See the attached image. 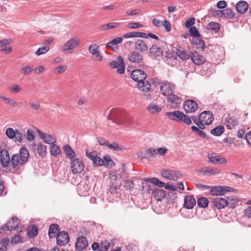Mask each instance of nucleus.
<instances>
[{
  "label": "nucleus",
  "instance_id": "1",
  "mask_svg": "<svg viewBox=\"0 0 251 251\" xmlns=\"http://www.w3.org/2000/svg\"><path fill=\"white\" fill-rule=\"evenodd\" d=\"M29 153L27 150L22 148L19 153L13 154L10 159L8 151L3 149L0 151V162L3 167H7L9 164L14 171H17L19 165L25 164L28 160Z\"/></svg>",
  "mask_w": 251,
  "mask_h": 251
},
{
  "label": "nucleus",
  "instance_id": "2",
  "mask_svg": "<svg viewBox=\"0 0 251 251\" xmlns=\"http://www.w3.org/2000/svg\"><path fill=\"white\" fill-rule=\"evenodd\" d=\"M131 77L134 81L138 82L137 87L142 92L148 93L151 88V83L145 79L147 75L141 70H134L130 74Z\"/></svg>",
  "mask_w": 251,
  "mask_h": 251
},
{
  "label": "nucleus",
  "instance_id": "3",
  "mask_svg": "<svg viewBox=\"0 0 251 251\" xmlns=\"http://www.w3.org/2000/svg\"><path fill=\"white\" fill-rule=\"evenodd\" d=\"M236 202V199L233 197L227 198V200L220 197H216L212 200L213 204L219 209L224 208L226 206L233 207Z\"/></svg>",
  "mask_w": 251,
  "mask_h": 251
},
{
  "label": "nucleus",
  "instance_id": "4",
  "mask_svg": "<svg viewBox=\"0 0 251 251\" xmlns=\"http://www.w3.org/2000/svg\"><path fill=\"white\" fill-rule=\"evenodd\" d=\"M125 114V111L123 109L113 108L109 113L107 119L112 120L118 124H122L123 123V118Z\"/></svg>",
  "mask_w": 251,
  "mask_h": 251
},
{
  "label": "nucleus",
  "instance_id": "5",
  "mask_svg": "<svg viewBox=\"0 0 251 251\" xmlns=\"http://www.w3.org/2000/svg\"><path fill=\"white\" fill-rule=\"evenodd\" d=\"M79 45V40L75 36L68 40L63 45L62 50L64 53H72Z\"/></svg>",
  "mask_w": 251,
  "mask_h": 251
},
{
  "label": "nucleus",
  "instance_id": "6",
  "mask_svg": "<svg viewBox=\"0 0 251 251\" xmlns=\"http://www.w3.org/2000/svg\"><path fill=\"white\" fill-rule=\"evenodd\" d=\"M161 175L164 178L172 180H176L181 176L178 171L171 169H162Z\"/></svg>",
  "mask_w": 251,
  "mask_h": 251
},
{
  "label": "nucleus",
  "instance_id": "7",
  "mask_svg": "<svg viewBox=\"0 0 251 251\" xmlns=\"http://www.w3.org/2000/svg\"><path fill=\"white\" fill-rule=\"evenodd\" d=\"M109 66L114 69H117V73L123 74L125 72V64L124 59L120 56L117 57L116 60H113L109 62Z\"/></svg>",
  "mask_w": 251,
  "mask_h": 251
},
{
  "label": "nucleus",
  "instance_id": "8",
  "mask_svg": "<svg viewBox=\"0 0 251 251\" xmlns=\"http://www.w3.org/2000/svg\"><path fill=\"white\" fill-rule=\"evenodd\" d=\"M84 164L79 158L71 160V169L73 174H80L83 170Z\"/></svg>",
  "mask_w": 251,
  "mask_h": 251
},
{
  "label": "nucleus",
  "instance_id": "9",
  "mask_svg": "<svg viewBox=\"0 0 251 251\" xmlns=\"http://www.w3.org/2000/svg\"><path fill=\"white\" fill-rule=\"evenodd\" d=\"M89 51L92 54V59L97 62L102 61L103 56L99 51V46L96 44H92L89 47Z\"/></svg>",
  "mask_w": 251,
  "mask_h": 251
},
{
  "label": "nucleus",
  "instance_id": "10",
  "mask_svg": "<svg viewBox=\"0 0 251 251\" xmlns=\"http://www.w3.org/2000/svg\"><path fill=\"white\" fill-rule=\"evenodd\" d=\"M174 88L175 85L167 81L163 82L160 86V89L162 94L166 96L172 94L174 92Z\"/></svg>",
  "mask_w": 251,
  "mask_h": 251
},
{
  "label": "nucleus",
  "instance_id": "11",
  "mask_svg": "<svg viewBox=\"0 0 251 251\" xmlns=\"http://www.w3.org/2000/svg\"><path fill=\"white\" fill-rule=\"evenodd\" d=\"M199 119H201V122L205 126L212 123L214 120V116L211 112L204 111L199 115Z\"/></svg>",
  "mask_w": 251,
  "mask_h": 251
},
{
  "label": "nucleus",
  "instance_id": "12",
  "mask_svg": "<svg viewBox=\"0 0 251 251\" xmlns=\"http://www.w3.org/2000/svg\"><path fill=\"white\" fill-rule=\"evenodd\" d=\"M57 245L63 246L68 244L70 241L68 233L64 231L59 232L56 237Z\"/></svg>",
  "mask_w": 251,
  "mask_h": 251
},
{
  "label": "nucleus",
  "instance_id": "13",
  "mask_svg": "<svg viewBox=\"0 0 251 251\" xmlns=\"http://www.w3.org/2000/svg\"><path fill=\"white\" fill-rule=\"evenodd\" d=\"M198 108V104L194 100H187L183 105V109L186 113H193Z\"/></svg>",
  "mask_w": 251,
  "mask_h": 251
},
{
  "label": "nucleus",
  "instance_id": "14",
  "mask_svg": "<svg viewBox=\"0 0 251 251\" xmlns=\"http://www.w3.org/2000/svg\"><path fill=\"white\" fill-rule=\"evenodd\" d=\"M199 172L203 176H213L219 174L220 171L218 169L210 166H207L201 168L199 170Z\"/></svg>",
  "mask_w": 251,
  "mask_h": 251
},
{
  "label": "nucleus",
  "instance_id": "15",
  "mask_svg": "<svg viewBox=\"0 0 251 251\" xmlns=\"http://www.w3.org/2000/svg\"><path fill=\"white\" fill-rule=\"evenodd\" d=\"M232 188L227 187V186H225L223 187L221 186H216L212 188L210 191V194L211 195H215V196H218V195H223L225 194V192H229L230 191V190Z\"/></svg>",
  "mask_w": 251,
  "mask_h": 251
},
{
  "label": "nucleus",
  "instance_id": "16",
  "mask_svg": "<svg viewBox=\"0 0 251 251\" xmlns=\"http://www.w3.org/2000/svg\"><path fill=\"white\" fill-rule=\"evenodd\" d=\"M15 219L17 220L16 217H13L5 225H3L0 228V233L3 232L7 230H16L19 231V226L17 224L15 226L11 225L12 222H14Z\"/></svg>",
  "mask_w": 251,
  "mask_h": 251
},
{
  "label": "nucleus",
  "instance_id": "17",
  "mask_svg": "<svg viewBox=\"0 0 251 251\" xmlns=\"http://www.w3.org/2000/svg\"><path fill=\"white\" fill-rule=\"evenodd\" d=\"M88 244L86 238L84 236H80L77 238L75 246L76 250L81 251L87 247Z\"/></svg>",
  "mask_w": 251,
  "mask_h": 251
},
{
  "label": "nucleus",
  "instance_id": "18",
  "mask_svg": "<svg viewBox=\"0 0 251 251\" xmlns=\"http://www.w3.org/2000/svg\"><path fill=\"white\" fill-rule=\"evenodd\" d=\"M209 162L214 164H226V160L224 157H220L219 156L216 155L214 153L209 154L208 155Z\"/></svg>",
  "mask_w": 251,
  "mask_h": 251
},
{
  "label": "nucleus",
  "instance_id": "19",
  "mask_svg": "<svg viewBox=\"0 0 251 251\" xmlns=\"http://www.w3.org/2000/svg\"><path fill=\"white\" fill-rule=\"evenodd\" d=\"M37 133L40 138L46 144H51L55 142V140L52 135L44 133L40 130H37Z\"/></svg>",
  "mask_w": 251,
  "mask_h": 251
},
{
  "label": "nucleus",
  "instance_id": "20",
  "mask_svg": "<svg viewBox=\"0 0 251 251\" xmlns=\"http://www.w3.org/2000/svg\"><path fill=\"white\" fill-rule=\"evenodd\" d=\"M196 204V201L192 196H187L184 198V206L187 209H192Z\"/></svg>",
  "mask_w": 251,
  "mask_h": 251
},
{
  "label": "nucleus",
  "instance_id": "21",
  "mask_svg": "<svg viewBox=\"0 0 251 251\" xmlns=\"http://www.w3.org/2000/svg\"><path fill=\"white\" fill-rule=\"evenodd\" d=\"M248 6V3L246 1L240 0L236 5V9L238 13L243 14L247 11Z\"/></svg>",
  "mask_w": 251,
  "mask_h": 251
},
{
  "label": "nucleus",
  "instance_id": "22",
  "mask_svg": "<svg viewBox=\"0 0 251 251\" xmlns=\"http://www.w3.org/2000/svg\"><path fill=\"white\" fill-rule=\"evenodd\" d=\"M191 57L193 62L197 65L202 64L205 62V58L197 52L193 53Z\"/></svg>",
  "mask_w": 251,
  "mask_h": 251
},
{
  "label": "nucleus",
  "instance_id": "23",
  "mask_svg": "<svg viewBox=\"0 0 251 251\" xmlns=\"http://www.w3.org/2000/svg\"><path fill=\"white\" fill-rule=\"evenodd\" d=\"M128 59L132 62L140 63L142 61L143 57L139 52L133 51L129 54Z\"/></svg>",
  "mask_w": 251,
  "mask_h": 251
},
{
  "label": "nucleus",
  "instance_id": "24",
  "mask_svg": "<svg viewBox=\"0 0 251 251\" xmlns=\"http://www.w3.org/2000/svg\"><path fill=\"white\" fill-rule=\"evenodd\" d=\"M176 121L178 122H183L188 125L192 123L191 119L185 115L183 112L178 111L176 115Z\"/></svg>",
  "mask_w": 251,
  "mask_h": 251
},
{
  "label": "nucleus",
  "instance_id": "25",
  "mask_svg": "<svg viewBox=\"0 0 251 251\" xmlns=\"http://www.w3.org/2000/svg\"><path fill=\"white\" fill-rule=\"evenodd\" d=\"M135 49L137 50L140 51L141 52H144L148 50V46L146 43L140 39H138L135 43Z\"/></svg>",
  "mask_w": 251,
  "mask_h": 251
},
{
  "label": "nucleus",
  "instance_id": "26",
  "mask_svg": "<svg viewBox=\"0 0 251 251\" xmlns=\"http://www.w3.org/2000/svg\"><path fill=\"white\" fill-rule=\"evenodd\" d=\"M59 230V226L55 224H52L50 225L49 229V236L50 238H54Z\"/></svg>",
  "mask_w": 251,
  "mask_h": 251
},
{
  "label": "nucleus",
  "instance_id": "27",
  "mask_svg": "<svg viewBox=\"0 0 251 251\" xmlns=\"http://www.w3.org/2000/svg\"><path fill=\"white\" fill-rule=\"evenodd\" d=\"M147 109L151 114H155L158 113L162 110V106L159 105L151 103L148 106Z\"/></svg>",
  "mask_w": 251,
  "mask_h": 251
},
{
  "label": "nucleus",
  "instance_id": "28",
  "mask_svg": "<svg viewBox=\"0 0 251 251\" xmlns=\"http://www.w3.org/2000/svg\"><path fill=\"white\" fill-rule=\"evenodd\" d=\"M150 53L154 56H161L163 54L162 49L156 45H153L150 49Z\"/></svg>",
  "mask_w": 251,
  "mask_h": 251
},
{
  "label": "nucleus",
  "instance_id": "29",
  "mask_svg": "<svg viewBox=\"0 0 251 251\" xmlns=\"http://www.w3.org/2000/svg\"><path fill=\"white\" fill-rule=\"evenodd\" d=\"M64 150L66 155L69 157L70 160L75 158V153L69 145H65L64 146Z\"/></svg>",
  "mask_w": 251,
  "mask_h": 251
},
{
  "label": "nucleus",
  "instance_id": "30",
  "mask_svg": "<svg viewBox=\"0 0 251 251\" xmlns=\"http://www.w3.org/2000/svg\"><path fill=\"white\" fill-rule=\"evenodd\" d=\"M207 28L208 30H212L214 32L217 33L220 30V25L218 23L211 22L207 24Z\"/></svg>",
  "mask_w": 251,
  "mask_h": 251
},
{
  "label": "nucleus",
  "instance_id": "31",
  "mask_svg": "<svg viewBox=\"0 0 251 251\" xmlns=\"http://www.w3.org/2000/svg\"><path fill=\"white\" fill-rule=\"evenodd\" d=\"M50 153L51 155L54 156H58L61 152L60 148L54 143L51 144L50 146Z\"/></svg>",
  "mask_w": 251,
  "mask_h": 251
},
{
  "label": "nucleus",
  "instance_id": "32",
  "mask_svg": "<svg viewBox=\"0 0 251 251\" xmlns=\"http://www.w3.org/2000/svg\"><path fill=\"white\" fill-rule=\"evenodd\" d=\"M167 97L168 101L173 104H174L175 105H177L178 104H180L181 102L180 99L178 98L177 96L174 94L173 93Z\"/></svg>",
  "mask_w": 251,
  "mask_h": 251
},
{
  "label": "nucleus",
  "instance_id": "33",
  "mask_svg": "<svg viewBox=\"0 0 251 251\" xmlns=\"http://www.w3.org/2000/svg\"><path fill=\"white\" fill-rule=\"evenodd\" d=\"M156 154V150L152 148H148L145 151V155L140 156L142 158H152L154 157Z\"/></svg>",
  "mask_w": 251,
  "mask_h": 251
},
{
  "label": "nucleus",
  "instance_id": "34",
  "mask_svg": "<svg viewBox=\"0 0 251 251\" xmlns=\"http://www.w3.org/2000/svg\"><path fill=\"white\" fill-rule=\"evenodd\" d=\"M145 180L160 187H162L165 186V183L162 182L158 178L156 177L147 178L145 179Z\"/></svg>",
  "mask_w": 251,
  "mask_h": 251
},
{
  "label": "nucleus",
  "instance_id": "35",
  "mask_svg": "<svg viewBox=\"0 0 251 251\" xmlns=\"http://www.w3.org/2000/svg\"><path fill=\"white\" fill-rule=\"evenodd\" d=\"M224 131L225 128L224 126H218L211 130V133L214 136H220Z\"/></svg>",
  "mask_w": 251,
  "mask_h": 251
},
{
  "label": "nucleus",
  "instance_id": "36",
  "mask_svg": "<svg viewBox=\"0 0 251 251\" xmlns=\"http://www.w3.org/2000/svg\"><path fill=\"white\" fill-rule=\"evenodd\" d=\"M108 148L116 151H123L124 149H125L124 146L118 144L117 142H113L111 144L109 143Z\"/></svg>",
  "mask_w": 251,
  "mask_h": 251
},
{
  "label": "nucleus",
  "instance_id": "37",
  "mask_svg": "<svg viewBox=\"0 0 251 251\" xmlns=\"http://www.w3.org/2000/svg\"><path fill=\"white\" fill-rule=\"evenodd\" d=\"M120 24L117 23L112 22L107 24L102 25L100 26V29L101 30H106L108 29H112L116 28Z\"/></svg>",
  "mask_w": 251,
  "mask_h": 251
},
{
  "label": "nucleus",
  "instance_id": "38",
  "mask_svg": "<svg viewBox=\"0 0 251 251\" xmlns=\"http://www.w3.org/2000/svg\"><path fill=\"white\" fill-rule=\"evenodd\" d=\"M37 152L40 156H45L47 151V146L43 144H39L37 148Z\"/></svg>",
  "mask_w": 251,
  "mask_h": 251
},
{
  "label": "nucleus",
  "instance_id": "39",
  "mask_svg": "<svg viewBox=\"0 0 251 251\" xmlns=\"http://www.w3.org/2000/svg\"><path fill=\"white\" fill-rule=\"evenodd\" d=\"M123 41V38L122 37H117L116 38H114L111 41L109 42L108 43L106 44V46L107 47H109L111 49H112L113 50H114V49L112 47V46L116 45L118 44L121 43Z\"/></svg>",
  "mask_w": 251,
  "mask_h": 251
},
{
  "label": "nucleus",
  "instance_id": "40",
  "mask_svg": "<svg viewBox=\"0 0 251 251\" xmlns=\"http://www.w3.org/2000/svg\"><path fill=\"white\" fill-rule=\"evenodd\" d=\"M176 54L183 60H186L189 59L190 57V56L185 51L178 49L176 50Z\"/></svg>",
  "mask_w": 251,
  "mask_h": 251
},
{
  "label": "nucleus",
  "instance_id": "41",
  "mask_svg": "<svg viewBox=\"0 0 251 251\" xmlns=\"http://www.w3.org/2000/svg\"><path fill=\"white\" fill-rule=\"evenodd\" d=\"M224 17L229 19H233L235 17V13L230 8L224 9Z\"/></svg>",
  "mask_w": 251,
  "mask_h": 251
},
{
  "label": "nucleus",
  "instance_id": "42",
  "mask_svg": "<svg viewBox=\"0 0 251 251\" xmlns=\"http://www.w3.org/2000/svg\"><path fill=\"white\" fill-rule=\"evenodd\" d=\"M198 205L199 207L205 208L208 205V200L205 197L200 198L198 200Z\"/></svg>",
  "mask_w": 251,
  "mask_h": 251
},
{
  "label": "nucleus",
  "instance_id": "43",
  "mask_svg": "<svg viewBox=\"0 0 251 251\" xmlns=\"http://www.w3.org/2000/svg\"><path fill=\"white\" fill-rule=\"evenodd\" d=\"M237 121L235 119L232 118H228L227 119L225 124L228 129H232L237 125Z\"/></svg>",
  "mask_w": 251,
  "mask_h": 251
},
{
  "label": "nucleus",
  "instance_id": "44",
  "mask_svg": "<svg viewBox=\"0 0 251 251\" xmlns=\"http://www.w3.org/2000/svg\"><path fill=\"white\" fill-rule=\"evenodd\" d=\"M103 160L104 161V165H105V166L107 168H111L114 165V162L111 159L110 156L109 155L105 156L103 157Z\"/></svg>",
  "mask_w": 251,
  "mask_h": 251
},
{
  "label": "nucleus",
  "instance_id": "45",
  "mask_svg": "<svg viewBox=\"0 0 251 251\" xmlns=\"http://www.w3.org/2000/svg\"><path fill=\"white\" fill-rule=\"evenodd\" d=\"M191 128L192 130L197 135H199L202 138H205L206 136V134L202 131L201 129H199L198 127H197L196 126H192L191 127Z\"/></svg>",
  "mask_w": 251,
  "mask_h": 251
},
{
  "label": "nucleus",
  "instance_id": "46",
  "mask_svg": "<svg viewBox=\"0 0 251 251\" xmlns=\"http://www.w3.org/2000/svg\"><path fill=\"white\" fill-rule=\"evenodd\" d=\"M2 100L11 106H19V103L13 99L4 97Z\"/></svg>",
  "mask_w": 251,
  "mask_h": 251
},
{
  "label": "nucleus",
  "instance_id": "47",
  "mask_svg": "<svg viewBox=\"0 0 251 251\" xmlns=\"http://www.w3.org/2000/svg\"><path fill=\"white\" fill-rule=\"evenodd\" d=\"M24 137V133L22 132L20 130H16L15 136L14 138L16 142H21Z\"/></svg>",
  "mask_w": 251,
  "mask_h": 251
},
{
  "label": "nucleus",
  "instance_id": "48",
  "mask_svg": "<svg viewBox=\"0 0 251 251\" xmlns=\"http://www.w3.org/2000/svg\"><path fill=\"white\" fill-rule=\"evenodd\" d=\"M38 228L36 226H33L28 232V236L29 238H33L38 234Z\"/></svg>",
  "mask_w": 251,
  "mask_h": 251
},
{
  "label": "nucleus",
  "instance_id": "49",
  "mask_svg": "<svg viewBox=\"0 0 251 251\" xmlns=\"http://www.w3.org/2000/svg\"><path fill=\"white\" fill-rule=\"evenodd\" d=\"M35 135L34 131L31 129H28L26 131V138L28 141H32L35 139Z\"/></svg>",
  "mask_w": 251,
  "mask_h": 251
},
{
  "label": "nucleus",
  "instance_id": "50",
  "mask_svg": "<svg viewBox=\"0 0 251 251\" xmlns=\"http://www.w3.org/2000/svg\"><path fill=\"white\" fill-rule=\"evenodd\" d=\"M194 44L197 46V48L198 49H201L203 50L205 48L204 41L199 37H198L196 39V40L194 41Z\"/></svg>",
  "mask_w": 251,
  "mask_h": 251
},
{
  "label": "nucleus",
  "instance_id": "51",
  "mask_svg": "<svg viewBox=\"0 0 251 251\" xmlns=\"http://www.w3.org/2000/svg\"><path fill=\"white\" fill-rule=\"evenodd\" d=\"M16 130L15 131L12 128L9 127L6 129L5 131L6 135L10 139H13L15 136Z\"/></svg>",
  "mask_w": 251,
  "mask_h": 251
},
{
  "label": "nucleus",
  "instance_id": "52",
  "mask_svg": "<svg viewBox=\"0 0 251 251\" xmlns=\"http://www.w3.org/2000/svg\"><path fill=\"white\" fill-rule=\"evenodd\" d=\"M23 242V238L20 235H16L11 238V243L12 244H17Z\"/></svg>",
  "mask_w": 251,
  "mask_h": 251
},
{
  "label": "nucleus",
  "instance_id": "53",
  "mask_svg": "<svg viewBox=\"0 0 251 251\" xmlns=\"http://www.w3.org/2000/svg\"><path fill=\"white\" fill-rule=\"evenodd\" d=\"M193 120L195 124L199 127V128L201 129H204L205 128V126L203 125L201 122V119H199V117L197 119L195 117H192L191 118V120Z\"/></svg>",
  "mask_w": 251,
  "mask_h": 251
},
{
  "label": "nucleus",
  "instance_id": "54",
  "mask_svg": "<svg viewBox=\"0 0 251 251\" xmlns=\"http://www.w3.org/2000/svg\"><path fill=\"white\" fill-rule=\"evenodd\" d=\"M49 50V47L48 46H44L39 48L36 51L35 54L37 55H41L46 53Z\"/></svg>",
  "mask_w": 251,
  "mask_h": 251
},
{
  "label": "nucleus",
  "instance_id": "55",
  "mask_svg": "<svg viewBox=\"0 0 251 251\" xmlns=\"http://www.w3.org/2000/svg\"><path fill=\"white\" fill-rule=\"evenodd\" d=\"M190 34L191 36L195 37H199L200 33L195 26H192L189 29Z\"/></svg>",
  "mask_w": 251,
  "mask_h": 251
},
{
  "label": "nucleus",
  "instance_id": "56",
  "mask_svg": "<svg viewBox=\"0 0 251 251\" xmlns=\"http://www.w3.org/2000/svg\"><path fill=\"white\" fill-rule=\"evenodd\" d=\"M67 68V67L65 65H60L54 69V73L58 74H62L66 70Z\"/></svg>",
  "mask_w": 251,
  "mask_h": 251
},
{
  "label": "nucleus",
  "instance_id": "57",
  "mask_svg": "<svg viewBox=\"0 0 251 251\" xmlns=\"http://www.w3.org/2000/svg\"><path fill=\"white\" fill-rule=\"evenodd\" d=\"M21 90H22V87H20L18 84L13 85L9 89V91L11 93H18Z\"/></svg>",
  "mask_w": 251,
  "mask_h": 251
},
{
  "label": "nucleus",
  "instance_id": "58",
  "mask_svg": "<svg viewBox=\"0 0 251 251\" xmlns=\"http://www.w3.org/2000/svg\"><path fill=\"white\" fill-rule=\"evenodd\" d=\"M93 164L96 166H101L104 164V161L97 155L94 160H93Z\"/></svg>",
  "mask_w": 251,
  "mask_h": 251
},
{
  "label": "nucleus",
  "instance_id": "59",
  "mask_svg": "<svg viewBox=\"0 0 251 251\" xmlns=\"http://www.w3.org/2000/svg\"><path fill=\"white\" fill-rule=\"evenodd\" d=\"M212 13L214 17H216L218 18H222L224 17V9L214 10L212 11Z\"/></svg>",
  "mask_w": 251,
  "mask_h": 251
},
{
  "label": "nucleus",
  "instance_id": "60",
  "mask_svg": "<svg viewBox=\"0 0 251 251\" xmlns=\"http://www.w3.org/2000/svg\"><path fill=\"white\" fill-rule=\"evenodd\" d=\"M178 111L176 110L174 112H167L166 114L170 119L173 121H176V115Z\"/></svg>",
  "mask_w": 251,
  "mask_h": 251
},
{
  "label": "nucleus",
  "instance_id": "61",
  "mask_svg": "<svg viewBox=\"0 0 251 251\" xmlns=\"http://www.w3.org/2000/svg\"><path fill=\"white\" fill-rule=\"evenodd\" d=\"M134 186L133 182L129 180H126L124 181V187L126 190H129Z\"/></svg>",
  "mask_w": 251,
  "mask_h": 251
},
{
  "label": "nucleus",
  "instance_id": "62",
  "mask_svg": "<svg viewBox=\"0 0 251 251\" xmlns=\"http://www.w3.org/2000/svg\"><path fill=\"white\" fill-rule=\"evenodd\" d=\"M109 247L110 244L109 243H101L100 245L99 251H107Z\"/></svg>",
  "mask_w": 251,
  "mask_h": 251
},
{
  "label": "nucleus",
  "instance_id": "63",
  "mask_svg": "<svg viewBox=\"0 0 251 251\" xmlns=\"http://www.w3.org/2000/svg\"><path fill=\"white\" fill-rule=\"evenodd\" d=\"M127 27L131 29H135L139 27H142L143 26V25L140 23L133 22L129 23L127 25Z\"/></svg>",
  "mask_w": 251,
  "mask_h": 251
},
{
  "label": "nucleus",
  "instance_id": "64",
  "mask_svg": "<svg viewBox=\"0 0 251 251\" xmlns=\"http://www.w3.org/2000/svg\"><path fill=\"white\" fill-rule=\"evenodd\" d=\"M195 24V19L194 18H191L187 19L185 23V25L187 28L191 27V26Z\"/></svg>",
  "mask_w": 251,
  "mask_h": 251
}]
</instances>
